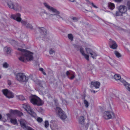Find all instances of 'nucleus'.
Returning <instances> with one entry per match:
<instances>
[{"label": "nucleus", "instance_id": "obj_1", "mask_svg": "<svg viewBox=\"0 0 130 130\" xmlns=\"http://www.w3.org/2000/svg\"><path fill=\"white\" fill-rule=\"evenodd\" d=\"M18 50L21 52V56L19 58V59L22 62H24L25 60L31 61L33 59V53L26 50L18 48Z\"/></svg>", "mask_w": 130, "mask_h": 130}, {"label": "nucleus", "instance_id": "obj_2", "mask_svg": "<svg viewBox=\"0 0 130 130\" xmlns=\"http://www.w3.org/2000/svg\"><path fill=\"white\" fill-rule=\"evenodd\" d=\"M6 3L9 8L16 11L21 12L22 9V6L17 2H14L10 0H8Z\"/></svg>", "mask_w": 130, "mask_h": 130}, {"label": "nucleus", "instance_id": "obj_3", "mask_svg": "<svg viewBox=\"0 0 130 130\" xmlns=\"http://www.w3.org/2000/svg\"><path fill=\"white\" fill-rule=\"evenodd\" d=\"M15 77L16 80L20 83L26 82L28 80V77L24 73H18L15 75Z\"/></svg>", "mask_w": 130, "mask_h": 130}, {"label": "nucleus", "instance_id": "obj_4", "mask_svg": "<svg viewBox=\"0 0 130 130\" xmlns=\"http://www.w3.org/2000/svg\"><path fill=\"white\" fill-rule=\"evenodd\" d=\"M30 101L33 104L38 106L41 105L43 104V102L39 98L35 95L32 96Z\"/></svg>", "mask_w": 130, "mask_h": 130}, {"label": "nucleus", "instance_id": "obj_5", "mask_svg": "<svg viewBox=\"0 0 130 130\" xmlns=\"http://www.w3.org/2000/svg\"><path fill=\"white\" fill-rule=\"evenodd\" d=\"M115 116L113 112L110 111L104 112L103 115V117L105 119L108 120L114 118Z\"/></svg>", "mask_w": 130, "mask_h": 130}, {"label": "nucleus", "instance_id": "obj_6", "mask_svg": "<svg viewBox=\"0 0 130 130\" xmlns=\"http://www.w3.org/2000/svg\"><path fill=\"white\" fill-rule=\"evenodd\" d=\"M23 107L32 116L34 117H36V114L31 109L30 106L28 104H24Z\"/></svg>", "mask_w": 130, "mask_h": 130}, {"label": "nucleus", "instance_id": "obj_7", "mask_svg": "<svg viewBox=\"0 0 130 130\" xmlns=\"http://www.w3.org/2000/svg\"><path fill=\"white\" fill-rule=\"evenodd\" d=\"M56 112L57 114L62 120H64L67 118V116L65 112L61 109L59 107H57L56 109Z\"/></svg>", "mask_w": 130, "mask_h": 130}, {"label": "nucleus", "instance_id": "obj_8", "mask_svg": "<svg viewBox=\"0 0 130 130\" xmlns=\"http://www.w3.org/2000/svg\"><path fill=\"white\" fill-rule=\"evenodd\" d=\"M2 91L3 94L7 98L10 99L13 97L14 95L12 93L7 89L2 90Z\"/></svg>", "mask_w": 130, "mask_h": 130}, {"label": "nucleus", "instance_id": "obj_9", "mask_svg": "<svg viewBox=\"0 0 130 130\" xmlns=\"http://www.w3.org/2000/svg\"><path fill=\"white\" fill-rule=\"evenodd\" d=\"M20 124L21 127L25 130H34L31 128L27 125V123L24 119H21L20 121Z\"/></svg>", "mask_w": 130, "mask_h": 130}, {"label": "nucleus", "instance_id": "obj_10", "mask_svg": "<svg viewBox=\"0 0 130 130\" xmlns=\"http://www.w3.org/2000/svg\"><path fill=\"white\" fill-rule=\"evenodd\" d=\"M11 18L18 22L22 21L21 14L19 13H17L15 14H12L11 16Z\"/></svg>", "mask_w": 130, "mask_h": 130}, {"label": "nucleus", "instance_id": "obj_11", "mask_svg": "<svg viewBox=\"0 0 130 130\" xmlns=\"http://www.w3.org/2000/svg\"><path fill=\"white\" fill-rule=\"evenodd\" d=\"M43 5L48 10H51L54 12L58 14L60 13V12L56 9L51 6L47 3L46 2L44 3Z\"/></svg>", "mask_w": 130, "mask_h": 130}, {"label": "nucleus", "instance_id": "obj_12", "mask_svg": "<svg viewBox=\"0 0 130 130\" xmlns=\"http://www.w3.org/2000/svg\"><path fill=\"white\" fill-rule=\"evenodd\" d=\"M40 15L43 19H49L50 14L45 10H43L40 13Z\"/></svg>", "mask_w": 130, "mask_h": 130}, {"label": "nucleus", "instance_id": "obj_13", "mask_svg": "<svg viewBox=\"0 0 130 130\" xmlns=\"http://www.w3.org/2000/svg\"><path fill=\"white\" fill-rule=\"evenodd\" d=\"M109 44L110 47L113 49H116L117 48L118 45L116 42L111 39H109Z\"/></svg>", "mask_w": 130, "mask_h": 130}, {"label": "nucleus", "instance_id": "obj_14", "mask_svg": "<svg viewBox=\"0 0 130 130\" xmlns=\"http://www.w3.org/2000/svg\"><path fill=\"white\" fill-rule=\"evenodd\" d=\"M22 24L25 26L26 27L31 29L33 28V27L31 24H30L27 20H22L21 22Z\"/></svg>", "mask_w": 130, "mask_h": 130}, {"label": "nucleus", "instance_id": "obj_15", "mask_svg": "<svg viewBox=\"0 0 130 130\" xmlns=\"http://www.w3.org/2000/svg\"><path fill=\"white\" fill-rule=\"evenodd\" d=\"M118 10L121 13H124L126 11L127 8L124 5H120L118 7Z\"/></svg>", "mask_w": 130, "mask_h": 130}, {"label": "nucleus", "instance_id": "obj_16", "mask_svg": "<svg viewBox=\"0 0 130 130\" xmlns=\"http://www.w3.org/2000/svg\"><path fill=\"white\" fill-rule=\"evenodd\" d=\"M40 32L41 34V37L44 38L46 37V29L43 27H42L40 29Z\"/></svg>", "mask_w": 130, "mask_h": 130}, {"label": "nucleus", "instance_id": "obj_17", "mask_svg": "<svg viewBox=\"0 0 130 130\" xmlns=\"http://www.w3.org/2000/svg\"><path fill=\"white\" fill-rule=\"evenodd\" d=\"M50 124V127L52 130H58V128L56 123L54 121H52Z\"/></svg>", "mask_w": 130, "mask_h": 130}, {"label": "nucleus", "instance_id": "obj_18", "mask_svg": "<svg viewBox=\"0 0 130 130\" xmlns=\"http://www.w3.org/2000/svg\"><path fill=\"white\" fill-rule=\"evenodd\" d=\"M121 82L123 84L126 89L130 92V84L126 82L123 79H121Z\"/></svg>", "mask_w": 130, "mask_h": 130}, {"label": "nucleus", "instance_id": "obj_19", "mask_svg": "<svg viewBox=\"0 0 130 130\" xmlns=\"http://www.w3.org/2000/svg\"><path fill=\"white\" fill-rule=\"evenodd\" d=\"M80 51L82 55L87 60H89V56L88 55L86 54L84 52L83 49L82 48H80Z\"/></svg>", "mask_w": 130, "mask_h": 130}, {"label": "nucleus", "instance_id": "obj_20", "mask_svg": "<svg viewBox=\"0 0 130 130\" xmlns=\"http://www.w3.org/2000/svg\"><path fill=\"white\" fill-rule=\"evenodd\" d=\"M91 85L96 89L99 88L100 86V83L99 82H92L91 83Z\"/></svg>", "mask_w": 130, "mask_h": 130}, {"label": "nucleus", "instance_id": "obj_21", "mask_svg": "<svg viewBox=\"0 0 130 130\" xmlns=\"http://www.w3.org/2000/svg\"><path fill=\"white\" fill-rule=\"evenodd\" d=\"M11 111L14 114H17L18 115L20 116L23 115V114L22 112L18 111L17 110H11Z\"/></svg>", "mask_w": 130, "mask_h": 130}, {"label": "nucleus", "instance_id": "obj_22", "mask_svg": "<svg viewBox=\"0 0 130 130\" xmlns=\"http://www.w3.org/2000/svg\"><path fill=\"white\" fill-rule=\"evenodd\" d=\"M84 117L83 116H80L79 117V122L81 124H83L84 121Z\"/></svg>", "mask_w": 130, "mask_h": 130}, {"label": "nucleus", "instance_id": "obj_23", "mask_svg": "<svg viewBox=\"0 0 130 130\" xmlns=\"http://www.w3.org/2000/svg\"><path fill=\"white\" fill-rule=\"evenodd\" d=\"M114 78L116 80H119L120 79V81L121 82V80L122 79L121 78V77L120 75L118 74H115L114 76Z\"/></svg>", "mask_w": 130, "mask_h": 130}, {"label": "nucleus", "instance_id": "obj_24", "mask_svg": "<svg viewBox=\"0 0 130 130\" xmlns=\"http://www.w3.org/2000/svg\"><path fill=\"white\" fill-rule=\"evenodd\" d=\"M107 61L111 65L113 66H114V63L112 59L110 58H108L107 59Z\"/></svg>", "mask_w": 130, "mask_h": 130}, {"label": "nucleus", "instance_id": "obj_25", "mask_svg": "<svg viewBox=\"0 0 130 130\" xmlns=\"http://www.w3.org/2000/svg\"><path fill=\"white\" fill-rule=\"evenodd\" d=\"M56 14H50L49 17V19L52 20H56Z\"/></svg>", "mask_w": 130, "mask_h": 130}, {"label": "nucleus", "instance_id": "obj_26", "mask_svg": "<svg viewBox=\"0 0 130 130\" xmlns=\"http://www.w3.org/2000/svg\"><path fill=\"white\" fill-rule=\"evenodd\" d=\"M108 6L109 8L112 10L115 7L114 4L111 3H109L108 4Z\"/></svg>", "mask_w": 130, "mask_h": 130}, {"label": "nucleus", "instance_id": "obj_27", "mask_svg": "<svg viewBox=\"0 0 130 130\" xmlns=\"http://www.w3.org/2000/svg\"><path fill=\"white\" fill-rule=\"evenodd\" d=\"M114 54L118 58H119L121 57L122 56V55L119 52L117 51H114Z\"/></svg>", "mask_w": 130, "mask_h": 130}, {"label": "nucleus", "instance_id": "obj_28", "mask_svg": "<svg viewBox=\"0 0 130 130\" xmlns=\"http://www.w3.org/2000/svg\"><path fill=\"white\" fill-rule=\"evenodd\" d=\"M4 50L7 54H9L10 53L11 49L10 47H6L5 48Z\"/></svg>", "mask_w": 130, "mask_h": 130}, {"label": "nucleus", "instance_id": "obj_29", "mask_svg": "<svg viewBox=\"0 0 130 130\" xmlns=\"http://www.w3.org/2000/svg\"><path fill=\"white\" fill-rule=\"evenodd\" d=\"M10 121L11 123L14 124H15L17 123V121L15 119H10Z\"/></svg>", "mask_w": 130, "mask_h": 130}, {"label": "nucleus", "instance_id": "obj_30", "mask_svg": "<svg viewBox=\"0 0 130 130\" xmlns=\"http://www.w3.org/2000/svg\"><path fill=\"white\" fill-rule=\"evenodd\" d=\"M90 54L91 55V57L93 58H94L97 56V54L96 53L93 51Z\"/></svg>", "mask_w": 130, "mask_h": 130}, {"label": "nucleus", "instance_id": "obj_31", "mask_svg": "<svg viewBox=\"0 0 130 130\" xmlns=\"http://www.w3.org/2000/svg\"><path fill=\"white\" fill-rule=\"evenodd\" d=\"M45 82L43 81H39L38 83V85L39 86L41 87L42 88L43 87V85H45Z\"/></svg>", "mask_w": 130, "mask_h": 130}, {"label": "nucleus", "instance_id": "obj_32", "mask_svg": "<svg viewBox=\"0 0 130 130\" xmlns=\"http://www.w3.org/2000/svg\"><path fill=\"white\" fill-rule=\"evenodd\" d=\"M85 50L86 52L88 54H90L91 53L92 51V50L91 49L87 47L85 48Z\"/></svg>", "mask_w": 130, "mask_h": 130}, {"label": "nucleus", "instance_id": "obj_33", "mask_svg": "<svg viewBox=\"0 0 130 130\" xmlns=\"http://www.w3.org/2000/svg\"><path fill=\"white\" fill-rule=\"evenodd\" d=\"M94 68V66L92 64H89L88 67V68L89 70H91Z\"/></svg>", "mask_w": 130, "mask_h": 130}, {"label": "nucleus", "instance_id": "obj_34", "mask_svg": "<svg viewBox=\"0 0 130 130\" xmlns=\"http://www.w3.org/2000/svg\"><path fill=\"white\" fill-rule=\"evenodd\" d=\"M68 38L71 40L72 41L73 40V36L71 34H69L68 35Z\"/></svg>", "mask_w": 130, "mask_h": 130}, {"label": "nucleus", "instance_id": "obj_35", "mask_svg": "<svg viewBox=\"0 0 130 130\" xmlns=\"http://www.w3.org/2000/svg\"><path fill=\"white\" fill-rule=\"evenodd\" d=\"M84 103L86 107L87 108L89 106V103L86 100H85L84 101Z\"/></svg>", "mask_w": 130, "mask_h": 130}, {"label": "nucleus", "instance_id": "obj_36", "mask_svg": "<svg viewBox=\"0 0 130 130\" xmlns=\"http://www.w3.org/2000/svg\"><path fill=\"white\" fill-rule=\"evenodd\" d=\"M3 67L5 68H7L9 66V64L7 62H5L3 64Z\"/></svg>", "mask_w": 130, "mask_h": 130}, {"label": "nucleus", "instance_id": "obj_37", "mask_svg": "<svg viewBox=\"0 0 130 130\" xmlns=\"http://www.w3.org/2000/svg\"><path fill=\"white\" fill-rule=\"evenodd\" d=\"M71 19L73 22H77L78 20V18L75 17H72L71 18Z\"/></svg>", "mask_w": 130, "mask_h": 130}, {"label": "nucleus", "instance_id": "obj_38", "mask_svg": "<svg viewBox=\"0 0 130 130\" xmlns=\"http://www.w3.org/2000/svg\"><path fill=\"white\" fill-rule=\"evenodd\" d=\"M126 6L127 8L128 9H130V1H128L127 2L126 4Z\"/></svg>", "mask_w": 130, "mask_h": 130}, {"label": "nucleus", "instance_id": "obj_39", "mask_svg": "<svg viewBox=\"0 0 130 130\" xmlns=\"http://www.w3.org/2000/svg\"><path fill=\"white\" fill-rule=\"evenodd\" d=\"M56 13V20H58L60 18H61L62 19H63L62 18V17H61L60 15H59V14H60V13L59 14H58Z\"/></svg>", "mask_w": 130, "mask_h": 130}, {"label": "nucleus", "instance_id": "obj_40", "mask_svg": "<svg viewBox=\"0 0 130 130\" xmlns=\"http://www.w3.org/2000/svg\"><path fill=\"white\" fill-rule=\"evenodd\" d=\"M49 126L48 122L47 121H46L45 122L44 126L46 128H47Z\"/></svg>", "mask_w": 130, "mask_h": 130}, {"label": "nucleus", "instance_id": "obj_41", "mask_svg": "<svg viewBox=\"0 0 130 130\" xmlns=\"http://www.w3.org/2000/svg\"><path fill=\"white\" fill-rule=\"evenodd\" d=\"M19 99L21 100H24V96L22 95H19L18 96Z\"/></svg>", "mask_w": 130, "mask_h": 130}, {"label": "nucleus", "instance_id": "obj_42", "mask_svg": "<svg viewBox=\"0 0 130 130\" xmlns=\"http://www.w3.org/2000/svg\"><path fill=\"white\" fill-rule=\"evenodd\" d=\"M70 75L71 76L70 77L69 76H68V77L70 79H73L75 77V76L74 74H71Z\"/></svg>", "mask_w": 130, "mask_h": 130}, {"label": "nucleus", "instance_id": "obj_43", "mask_svg": "<svg viewBox=\"0 0 130 130\" xmlns=\"http://www.w3.org/2000/svg\"><path fill=\"white\" fill-rule=\"evenodd\" d=\"M37 120L38 122H41L42 121V118L39 117L37 118Z\"/></svg>", "mask_w": 130, "mask_h": 130}, {"label": "nucleus", "instance_id": "obj_44", "mask_svg": "<svg viewBox=\"0 0 130 130\" xmlns=\"http://www.w3.org/2000/svg\"><path fill=\"white\" fill-rule=\"evenodd\" d=\"M120 13L119 11H117L116 13V16H118L120 15Z\"/></svg>", "mask_w": 130, "mask_h": 130}, {"label": "nucleus", "instance_id": "obj_45", "mask_svg": "<svg viewBox=\"0 0 130 130\" xmlns=\"http://www.w3.org/2000/svg\"><path fill=\"white\" fill-rule=\"evenodd\" d=\"M54 53V51L52 49H51L50 51V53L51 54H52Z\"/></svg>", "mask_w": 130, "mask_h": 130}, {"label": "nucleus", "instance_id": "obj_46", "mask_svg": "<svg viewBox=\"0 0 130 130\" xmlns=\"http://www.w3.org/2000/svg\"><path fill=\"white\" fill-rule=\"evenodd\" d=\"M114 1L118 3H121L123 0H114Z\"/></svg>", "mask_w": 130, "mask_h": 130}, {"label": "nucleus", "instance_id": "obj_47", "mask_svg": "<svg viewBox=\"0 0 130 130\" xmlns=\"http://www.w3.org/2000/svg\"><path fill=\"white\" fill-rule=\"evenodd\" d=\"M125 15H126L123 18L125 20H126L127 19L128 17V16L127 15V14H125Z\"/></svg>", "mask_w": 130, "mask_h": 130}, {"label": "nucleus", "instance_id": "obj_48", "mask_svg": "<svg viewBox=\"0 0 130 130\" xmlns=\"http://www.w3.org/2000/svg\"><path fill=\"white\" fill-rule=\"evenodd\" d=\"M66 74L67 75V76H68V75H71V73L69 72V71H67V72L66 73Z\"/></svg>", "mask_w": 130, "mask_h": 130}, {"label": "nucleus", "instance_id": "obj_49", "mask_svg": "<svg viewBox=\"0 0 130 130\" xmlns=\"http://www.w3.org/2000/svg\"><path fill=\"white\" fill-rule=\"evenodd\" d=\"M91 4H92V6L94 8H98V7L97 6H95L93 3H92Z\"/></svg>", "mask_w": 130, "mask_h": 130}, {"label": "nucleus", "instance_id": "obj_50", "mask_svg": "<svg viewBox=\"0 0 130 130\" xmlns=\"http://www.w3.org/2000/svg\"><path fill=\"white\" fill-rule=\"evenodd\" d=\"M8 84L9 85H10L11 84V81L10 80H8Z\"/></svg>", "mask_w": 130, "mask_h": 130}, {"label": "nucleus", "instance_id": "obj_51", "mask_svg": "<svg viewBox=\"0 0 130 130\" xmlns=\"http://www.w3.org/2000/svg\"><path fill=\"white\" fill-rule=\"evenodd\" d=\"M39 70L41 72H42L44 71L43 69L41 68H39Z\"/></svg>", "mask_w": 130, "mask_h": 130}, {"label": "nucleus", "instance_id": "obj_52", "mask_svg": "<svg viewBox=\"0 0 130 130\" xmlns=\"http://www.w3.org/2000/svg\"><path fill=\"white\" fill-rule=\"evenodd\" d=\"M69 1L72 2H74L76 0H69Z\"/></svg>", "mask_w": 130, "mask_h": 130}, {"label": "nucleus", "instance_id": "obj_53", "mask_svg": "<svg viewBox=\"0 0 130 130\" xmlns=\"http://www.w3.org/2000/svg\"><path fill=\"white\" fill-rule=\"evenodd\" d=\"M7 115L8 117H10V114L9 113L7 114Z\"/></svg>", "mask_w": 130, "mask_h": 130}, {"label": "nucleus", "instance_id": "obj_54", "mask_svg": "<svg viewBox=\"0 0 130 130\" xmlns=\"http://www.w3.org/2000/svg\"><path fill=\"white\" fill-rule=\"evenodd\" d=\"M42 72V73H43V74L44 75H45L46 74L45 73V72L44 71H43Z\"/></svg>", "mask_w": 130, "mask_h": 130}, {"label": "nucleus", "instance_id": "obj_55", "mask_svg": "<svg viewBox=\"0 0 130 130\" xmlns=\"http://www.w3.org/2000/svg\"><path fill=\"white\" fill-rule=\"evenodd\" d=\"M91 92H93L94 93H95V91L94 90H92L91 91Z\"/></svg>", "mask_w": 130, "mask_h": 130}, {"label": "nucleus", "instance_id": "obj_56", "mask_svg": "<svg viewBox=\"0 0 130 130\" xmlns=\"http://www.w3.org/2000/svg\"><path fill=\"white\" fill-rule=\"evenodd\" d=\"M2 117L1 115V114H0V119Z\"/></svg>", "mask_w": 130, "mask_h": 130}, {"label": "nucleus", "instance_id": "obj_57", "mask_svg": "<svg viewBox=\"0 0 130 130\" xmlns=\"http://www.w3.org/2000/svg\"><path fill=\"white\" fill-rule=\"evenodd\" d=\"M1 76L0 75V78H1Z\"/></svg>", "mask_w": 130, "mask_h": 130}, {"label": "nucleus", "instance_id": "obj_58", "mask_svg": "<svg viewBox=\"0 0 130 130\" xmlns=\"http://www.w3.org/2000/svg\"><path fill=\"white\" fill-rule=\"evenodd\" d=\"M97 17L98 18H99L98 17V16H97Z\"/></svg>", "mask_w": 130, "mask_h": 130}, {"label": "nucleus", "instance_id": "obj_59", "mask_svg": "<svg viewBox=\"0 0 130 130\" xmlns=\"http://www.w3.org/2000/svg\"><path fill=\"white\" fill-rule=\"evenodd\" d=\"M86 11H87V10H86Z\"/></svg>", "mask_w": 130, "mask_h": 130}, {"label": "nucleus", "instance_id": "obj_60", "mask_svg": "<svg viewBox=\"0 0 130 130\" xmlns=\"http://www.w3.org/2000/svg\"><path fill=\"white\" fill-rule=\"evenodd\" d=\"M121 15L122 16H123L122 14H121Z\"/></svg>", "mask_w": 130, "mask_h": 130}]
</instances>
